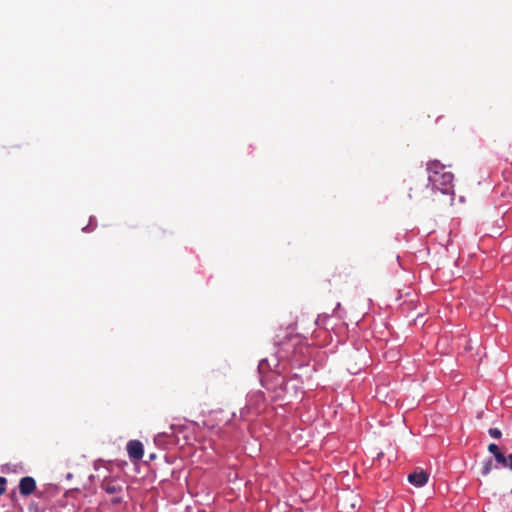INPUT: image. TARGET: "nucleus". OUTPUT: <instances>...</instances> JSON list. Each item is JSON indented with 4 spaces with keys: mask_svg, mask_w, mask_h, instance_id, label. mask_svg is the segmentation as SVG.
Returning a JSON list of instances; mask_svg holds the SVG:
<instances>
[{
    "mask_svg": "<svg viewBox=\"0 0 512 512\" xmlns=\"http://www.w3.org/2000/svg\"><path fill=\"white\" fill-rule=\"evenodd\" d=\"M428 180L433 187L440 190L443 194L453 193L452 172L447 171L445 165L438 160L430 161L427 164Z\"/></svg>",
    "mask_w": 512,
    "mask_h": 512,
    "instance_id": "1",
    "label": "nucleus"
},
{
    "mask_svg": "<svg viewBox=\"0 0 512 512\" xmlns=\"http://www.w3.org/2000/svg\"><path fill=\"white\" fill-rule=\"evenodd\" d=\"M101 489H103L107 494L115 495L112 499L113 504H119L122 502L123 499L120 494L123 491V482L120 479L109 477L104 478L101 483Z\"/></svg>",
    "mask_w": 512,
    "mask_h": 512,
    "instance_id": "2",
    "label": "nucleus"
},
{
    "mask_svg": "<svg viewBox=\"0 0 512 512\" xmlns=\"http://www.w3.org/2000/svg\"><path fill=\"white\" fill-rule=\"evenodd\" d=\"M488 451L493 454L497 464L501 468H508L512 470V454L506 456L502 450L495 443L488 445Z\"/></svg>",
    "mask_w": 512,
    "mask_h": 512,
    "instance_id": "3",
    "label": "nucleus"
},
{
    "mask_svg": "<svg viewBox=\"0 0 512 512\" xmlns=\"http://www.w3.org/2000/svg\"><path fill=\"white\" fill-rule=\"evenodd\" d=\"M19 492L22 496H30L36 490V481L31 476H25L19 481Z\"/></svg>",
    "mask_w": 512,
    "mask_h": 512,
    "instance_id": "4",
    "label": "nucleus"
},
{
    "mask_svg": "<svg viewBox=\"0 0 512 512\" xmlns=\"http://www.w3.org/2000/svg\"><path fill=\"white\" fill-rule=\"evenodd\" d=\"M127 452L130 459L140 460L143 457V445L138 440H131L127 443Z\"/></svg>",
    "mask_w": 512,
    "mask_h": 512,
    "instance_id": "5",
    "label": "nucleus"
},
{
    "mask_svg": "<svg viewBox=\"0 0 512 512\" xmlns=\"http://www.w3.org/2000/svg\"><path fill=\"white\" fill-rule=\"evenodd\" d=\"M429 475L427 472L420 470L410 473L408 475V481L416 487H422L428 481Z\"/></svg>",
    "mask_w": 512,
    "mask_h": 512,
    "instance_id": "6",
    "label": "nucleus"
},
{
    "mask_svg": "<svg viewBox=\"0 0 512 512\" xmlns=\"http://www.w3.org/2000/svg\"><path fill=\"white\" fill-rule=\"evenodd\" d=\"M339 505H340V507H341L343 512H352L355 509V507H356L355 503H351L348 506V498L347 497L343 498L340 501Z\"/></svg>",
    "mask_w": 512,
    "mask_h": 512,
    "instance_id": "7",
    "label": "nucleus"
},
{
    "mask_svg": "<svg viewBox=\"0 0 512 512\" xmlns=\"http://www.w3.org/2000/svg\"><path fill=\"white\" fill-rule=\"evenodd\" d=\"M258 370H259L260 374H264V373H266V372L271 370V365H270L268 359H262L259 362Z\"/></svg>",
    "mask_w": 512,
    "mask_h": 512,
    "instance_id": "8",
    "label": "nucleus"
},
{
    "mask_svg": "<svg viewBox=\"0 0 512 512\" xmlns=\"http://www.w3.org/2000/svg\"><path fill=\"white\" fill-rule=\"evenodd\" d=\"M492 470V460H488L485 462L483 468H482V475L486 476L488 475Z\"/></svg>",
    "mask_w": 512,
    "mask_h": 512,
    "instance_id": "9",
    "label": "nucleus"
},
{
    "mask_svg": "<svg viewBox=\"0 0 512 512\" xmlns=\"http://www.w3.org/2000/svg\"><path fill=\"white\" fill-rule=\"evenodd\" d=\"M488 433L491 437H493L495 439H499L502 436V433L498 428H490Z\"/></svg>",
    "mask_w": 512,
    "mask_h": 512,
    "instance_id": "10",
    "label": "nucleus"
},
{
    "mask_svg": "<svg viewBox=\"0 0 512 512\" xmlns=\"http://www.w3.org/2000/svg\"><path fill=\"white\" fill-rule=\"evenodd\" d=\"M6 484H7V479L5 477H0V495L5 493Z\"/></svg>",
    "mask_w": 512,
    "mask_h": 512,
    "instance_id": "11",
    "label": "nucleus"
},
{
    "mask_svg": "<svg viewBox=\"0 0 512 512\" xmlns=\"http://www.w3.org/2000/svg\"><path fill=\"white\" fill-rule=\"evenodd\" d=\"M361 367H354V368H348V370L353 373V374H356L358 371H360Z\"/></svg>",
    "mask_w": 512,
    "mask_h": 512,
    "instance_id": "12",
    "label": "nucleus"
},
{
    "mask_svg": "<svg viewBox=\"0 0 512 512\" xmlns=\"http://www.w3.org/2000/svg\"><path fill=\"white\" fill-rule=\"evenodd\" d=\"M361 356H362V358H363L362 364H363V365H365V364H366V360H365V359H366V352H365V351H364V352H362V353H361Z\"/></svg>",
    "mask_w": 512,
    "mask_h": 512,
    "instance_id": "13",
    "label": "nucleus"
},
{
    "mask_svg": "<svg viewBox=\"0 0 512 512\" xmlns=\"http://www.w3.org/2000/svg\"><path fill=\"white\" fill-rule=\"evenodd\" d=\"M273 365L276 367L278 366V360L277 359H273Z\"/></svg>",
    "mask_w": 512,
    "mask_h": 512,
    "instance_id": "14",
    "label": "nucleus"
},
{
    "mask_svg": "<svg viewBox=\"0 0 512 512\" xmlns=\"http://www.w3.org/2000/svg\"><path fill=\"white\" fill-rule=\"evenodd\" d=\"M88 228H89V226H85V227L83 228V231H84V232H88V231H89V229H88Z\"/></svg>",
    "mask_w": 512,
    "mask_h": 512,
    "instance_id": "15",
    "label": "nucleus"
}]
</instances>
